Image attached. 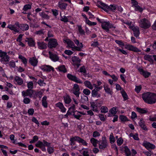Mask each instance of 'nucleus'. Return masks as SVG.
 <instances>
[{"label": "nucleus", "instance_id": "obj_1", "mask_svg": "<svg viewBox=\"0 0 156 156\" xmlns=\"http://www.w3.org/2000/svg\"><path fill=\"white\" fill-rule=\"evenodd\" d=\"M142 98L144 101L149 104H153L156 102V96L150 92L144 93Z\"/></svg>", "mask_w": 156, "mask_h": 156}, {"label": "nucleus", "instance_id": "obj_2", "mask_svg": "<svg viewBox=\"0 0 156 156\" xmlns=\"http://www.w3.org/2000/svg\"><path fill=\"white\" fill-rule=\"evenodd\" d=\"M96 5L107 12L109 10L114 12L117 8V5H111L108 6L100 1H98Z\"/></svg>", "mask_w": 156, "mask_h": 156}, {"label": "nucleus", "instance_id": "obj_3", "mask_svg": "<svg viewBox=\"0 0 156 156\" xmlns=\"http://www.w3.org/2000/svg\"><path fill=\"white\" fill-rule=\"evenodd\" d=\"M140 26L142 28L146 29L149 28L151 26L150 22L146 19L144 18L140 20Z\"/></svg>", "mask_w": 156, "mask_h": 156}, {"label": "nucleus", "instance_id": "obj_4", "mask_svg": "<svg viewBox=\"0 0 156 156\" xmlns=\"http://www.w3.org/2000/svg\"><path fill=\"white\" fill-rule=\"evenodd\" d=\"M99 148L101 149H104L108 146L107 141L105 137H103L101 140L99 141Z\"/></svg>", "mask_w": 156, "mask_h": 156}, {"label": "nucleus", "instance_id": "obj_5", "mask_svg": "<svg viewBox=\"0 0 156 156\" xmlns=\"http://www.w3.org/2000/svg\"><path fill=\"white\" fill-rule=\"evenodd\" d=\"M7 27L15 32L18 33L20 31L19 28H20V25L18 22H16L14 25H9Z\"/></svg>", "mask_w": 156, "mask_h": 156}, {"label": "nucleus", "instance_id": "obj_6", "mask_svg": "<svg viewBox=\"0 0 156 156\" xmlns=\"http://www.w3.org/2000/svg\"><path fill=\"white\" fill-rule=\"evenodd\" d=\"M72 60L73 62V65L76 69H78L80 66V63L81 61V60L79 58L76 56L73 57L72 58Z\"/></svg>", "mask_w": 156, "mask_h": 156}, {"label": "nucleus", "instance_id": "obj_7", "mask_svg": "<svg viewBox=\"0 0 156 156\" xmlns=\"http://www.w3.org/2000/svg\"><path fill=\"white\" fill-rule=\"evenodd\" d=\"M80 88L79 85L77 84H75L73 88L72 91L73 93L75 94L76 97H79V94H80Z\"/></svg>", "mask_w": 156, "mask_h": 156}, {"label": "nucleus", "instance_id": "obj_8", "mask_svg": "<svg viewBox=\"0 0 156 156\" xmlns=\"http://www.w3.org/2000/svg\"><path fill=\"white\" fill-rule=\"evenodd\" d=\"M75 105L74 104L72 106L70 107L69 108V110H71L72 109V112H69V115H71L74 116L75 118L76 119H79L80 117L81 116L80 115H78L77 114V115H75V112H76L75 111Z\"/></svg>", "mask_w": 156, "mask_h": 156}, {"label": "nucleus", "instance_id": "obj_9", "mask_svg": "<svg viewBox=\"0 0 156 156\" xmlns=\"http://www.w3.org/2000/svg\"><path fill=\"white\" fill-rule=\"evenodd\" d=\"M58 44L57 42L55 39H52L49 41L48 44V47L50 48H53L56 47Z\"/></svg>", "mask_w": 156, "mask_h": 156}, {"label": "nucleus", "instance_id": "obj_10", "mask_svg": "<svg viewBox=\"0 0 156 156\" xmlns=\"http://www.w3.org/2000/svg\"><path fill=\"white\" fill-rule=\"evenodd\" d=\"M34 93V90L31 89H27L26 91H23L22 92V95L24 97L26 96H29L30 97H31Z\"/></svg>", "mask_w": 156, "mask_h": 156}, {"label": "nucleus", "instance_id": "obj_11", "mask_svg": "<svg viewBox=\"0 0 156 156\" xmlns=\"http://www.w3.org/2000/svg\"><path fill=\"white\" fill-rule=\"evenodd\" d=\"M125 48L128 50L133 51L135 52H141V50H139L137 48L130 44L126 45Z\"/></svg>", "mask_w": 156, "mask_h": 156}, {"label": "nucleus", "instance_id": "obj_12", "mask_svg": "<svg viewBox=\"0 0 156 156\" xmlns=\"http://www.w3.org/2000/svg\"><path fill=\"white\" fill-rule=\"evenodd\" d=\"M143 145L147 149H154L155 147V146L154 144L150 143L147 141H144L143 143Z\"/></svg>", "mask_w": 156, "mask_h": 156}, {"label": "nucleus", "instance_id": "obj_13", "mask_svg": "<svg viewBox=\"0 0 156 156\" xmlns=\"http://www.w3.org/2000/svg\"><path fill=\"white\" fill-rule=\"evenodd\" d=\"M69 80H70L78 83H82V82L79 80L75 76L69 74Z\"/></svg>", "mask_w": 156, "mask_h": 156}, {"label": "nucleus", "instance_id": "obj_14", "mask_svg": "<svg viewBox=\"0 0 156 156\" xmlns=\"http://www.w3.org/2000/svg\"><path fill=\"white\" fill-rule=\"evenodd\" d=\"M42 69L44 70V71L45 72H50L51 70L52 71H54V68L49 65H44L42 66Z\"/></svg>", "mask_w": 156, "mask_h": 156}, {"label": "nucleus", "instance_id": "obj_15", "mask_svg": "<svg viewBox=\"0 0 156 156\" xmlns=\"http://www.w3.org/2000/svg\"><path fill=\"white\" fill-rule=\"evenodd\" d=\"M138 70L140 73L145 78L148 77L151 75V73L150 72L145 71L142 69L139 68Z\"/></svg>", "mask_w": 156, "mask_h": 156}, {"label": "nucleus", "instance_id": "obj_16", "mask_svg": "<svg viewBox=\"0 0 156 156\" xmlns=\"http://www.w3.org/2000/svg\"><path fill=\"white\" fill-rule=\"evenodd\" d=\"M29 62L33 66H36L37 65L38 61L35 57H33L30 58Z\"/></svg>", "mask_w": 156, "mask_h": 156}, {"label": "nucleus", "instance_id": "obj_17", "mask_svg": "<svg viewBox=\"0 0 156 156\" xmlns=\"http://www.w3.org/2000/svg\"><path fill=\"white\" fill-rule=\"evenodd\" d=\"M50 58L53 61L56 62L59 59L58 57L55 54H52L50 51L49 52Z\"/></svg>", "mask_w": 156, "mask_h": 156}, {"label": "nucleus", "instance_id": "obj_18", "mask_svg": "<svg viewBox=\"0 0 156 156\" xmlns=\"http://www.w3.org/2000/svg\"><path fill=\"white\" fill-rule=\"evenodd\" d=\"M98 90L96 89H94L92 90L91 92V95L93 97H97V98H99L101 97V94L98 93Z\"/></svg>", "mask_w": 156, "mask_h": 156}, {"label": "nucleus", "instance_id": "obj_19", "mask_svg": "<svg viewBox=\"0 0 156 156\" xmlns=\"http://www.w3.org/2000/svg\"><path fill=\"white\" fill-rule=\"evenodd\" d=\"M109 23V22H105L102 23L101 25L102 28L107 32L109 31V30L108 29Z\"/></svg>", "mask_w": 156, "mask_h": 156}, {"label": "nucleus", "instance_id": "obj_20", "mask_svg": "<svg viewBox=\"0 0 156 156\" xmlns=\"http://www.w3.org/2000/svg\"><path fill=\"white\" fill-rule=\"evenodd\" d=\"M133 34L136 37H137L139 36L140 34V30L139 28L138 27H134L133 29Z\"/></svg>", "mask_w": 156, "mask_h": 156}, {"label": "nucleus", "instance_id": "obj_21", "mask_svg": "<svg viewBox=\"0 0 156 156\" xmlns=\"http://www.w3.org/2000/svg\"><path fill=\"white\" fill-rule=\"evenodd\" d=\"M38 48L41 49H45L47 48V44L44 42H38Z\"/></svg>", "mask_w": 156, "mask_h": 156}, {"label": "nucleus", "instance_id": "obj_22", "mask_svg": "<svg viewBox=\"0 0 156 156\" xmlns=\"http://www.w3.org/2000/svg\"><path fill=\"white\" fill-rule=\"evenodd\" d=\"M25 41L28 42V44L30 46H33L35 45L34 41L31 38H27Z\"/></svg>", "mask_w": 156, "mask_h": 156}, {"label": "nucleus", "instance_id": "obj_23", "mask_svg": "<svg viewBox=\"0 0 156 156\" xmlns=\"http://www.w3.org/2000/svg\"><path fill=\"white\" fill-rule=\"evenodd\" d=\"M56 106L58 107L61 110L62 112H65L66 111V109L64 107L63 104L60 102H59L56 104Z\"/></svg>", "mask_w": 156, "mask_h": 156}, {"label": "nucleus", "instance_id": "obj_24", "mask_svg": "<svg viewBox=\"0 0 156 156\" xmlns=\"http://www.w3.org/2000/svg\"><path fill=\"white\" fill-rule=\"evenodd\" d=\"M29 28V26L27 24H20V29L23 31L28 30Z\"/></svg>", "mask_w": 156, "mask_h": 156}, {"label": "nucleus", "instance_id": "obj_25", "mask_svg": "<svg viewBox=\"0 0 156 156\" xmlns=\"http://www.w3.org/2000/svg\"><path fill=\"white\" fill-rule=\"evenodd\" d=\"M14 80L19 85H21L23 83V79L18 76H16L14 78Z\"/></svg>", "mask_w": 156, "mask_h": 156}, {"label": "nucleus", "instance_id": "obj_26", "mask_svg": "<svg viewBox=\"0 0 156 156\" xmlns=\"http://www.w3.org/2000/svg\"><path fill=\"white\" fill-rule=\"evenodd\" d=\"M104 90L107 94L112 95L113 94L112 91L110 89V88H109L108 86L107 85L104 86Z\"/></svg>", "mask_w": 156, "mask_h": 156}, {"label": "nucleus", "instance_id": "obj_27", "mask_svg": "<svg viewBox=\"0 0 156 156\" xmlns=\"http://www.w3.org/2000/svg\"><path fill=\"white\" fill-rule=\"evenodd\" d=\"M144 59L146 60H148L151 63H153L154 61L152 58V56L149 55H145L144 57Z\"/></svg>", "mask_w": 156, "mask_h": 156}, {"label": "nucleus", "instance_id": "obj_28", "mask_svg": "<svg viewBox=\"0 0 156 156\" xmlns=\"http://www.w3.org/2000/svg\"><path fill=\"white\" fill-rule=\"evenodd\" d=\"M57 69L60 72H62L65 73L67 72V71L65 68V66L62 65L58 67Z\"/></svg>", "mask_w": 156, "mask_h": 156}, {"label": "nucleus", "instance_id": "obj_29", "mask_svg": "<svg viewBox=\"0 0 156 156\" xmlns=\"http://www.w3.org/2000/svg\"><path fill=\"white\" fill-rule=\"evenodd\" d=\"M124 152L126 156H131V154L130 150L127 146L124 147Z\"/></svg>", "mask_w": 156, "mask_h": 156}, {"label": "nucleus", "instance_id": "obj_30", "mask_svg": "<svg viewBox=\"0 0 156 156\" xmlns=\"http://www.w3.org/2000/svg\"><path fill=\"white\" fill-rule=\"evenodd\" d=\"M78 136H75L74 137H73L72 138H70V145L71 146L74 145L75 144V141H77V138Z\"/></svg>", "mask_w": 156, "mask_h": 156}, {"label": "nucleus", "instance_id": "obj_31", "mask_svg": "<svg viewBox=\"0 0 156 156\" xmlns=\"http://www.w3.org/2000/svg\"><path fill=\"white\" fill-rule=\"evenodd\" d=\"M84 85L88 88L90 89H92L93 87L90 82L88 81H86L84 82Z\"/></svg>", "mask_w": 156, "mask_h": 156}, {"label": "nucleus", "instance_id": "obj_32", "mask_svg": "<svg viewBox=\"0 0 156 156\" xmlns=\"http://www.w3.org/2000/svg\"><path fill=\"white\" fill-rule=\"evenodd\" d=\"M9 56L7 54H6L5 55V56L1 58V60L2 61L7 62H9Z\"/></svg>", "mask_w": 156, "mask_h": 156}, {"label": "nucleus", "instance_id": "obj_33", "mask_svg": "<svg viewBox=\"0 0 156 156\" xmlns=\"http://www.w3.org/2000/svg\"><path fill=\"white\" fill-rule=\"evenodd\" d=\"M78 71L80 73H83L85 76L87 75V70L85 69V66H83L81 67Z\"/></svg>", "mask_w": 156, "mask_h": 156}, {"label": "nucleus", "instance_id": "obj_34", "mask_svg": "<svg viewBox=\"0 0 156 156\" xmlns=\"http://www.w3.org/2000/svg\"><path fill=\"white\" fill-rule=\"evenodd\" d=\"M121 93L125 101L128 99V96L124 90H122L121 91Z\"/></svg>", "mask_w": 156, "mask_h": 156}, {"label": "nucleus", "instance_id": "obj_35", "mask_svg": "<svg viewBox=\"0 0 156 156\" xmlns=\"http://www.w3.org/2000/svg\"><path fill=\"white\" fill-rule=\"evenodd\" d=\"M90 141L94 147L97 146V144L99 142V141H98L97 140L93 138H92L91 139Z\"/></svg>", "mask_w": 156, "mask_h": 156}, {"label": "nucleus", "instance_id": "obj_36", "mask_svg": "<svg viewBox=\"0 0 156 156\" xmlns=\"http://www.w3.org/2000/svg\"><path fill=\"white\" fill-rule=\"evenodd\" d=\"M77 141L79 143H82L83 145L87 146V143L86 141H85L83 139L80 138L78 136Z\"/></svg>", "mask_w": 156, "mask_h": 156}, {"label": "nucleus", "instance_id": "obj_37", "mask_svg": "<svg viewBox=\"0 0 156 156\" xmlns=\"http://www.w3.org/2000/svg\"><path fill=\"white\" fill-rule=\"evenodd\" d=\"M88 100V98L85 95H83L82 97L80 99V101L82 103H84Z\"/></svg>", "mask_w": 156, "mask_h": 156}, {"label": "nucleus", "instance_id": "obj_38", "mask_svg": "<svg viewBox=\"0 0 156 156\" xmlns=\"http://www.w3.org/2000/svg\"><path fill=\"white\" fill-rule=\"evenodd\" d=\"M19 58L22 61L24 64L25 66L27 65V60L25 57L21 55H19Z\"/></svg>", "mask_w": 156, "mask_h": 156}, {"label": "nucleus", "instance_id": "obj_39", "mask_svg": "<svg viewBox=\"0 0 156 156\" xmlns=\"http://www.w3.org/2000/svg\"><path fill=\"white\" fill-rule=\"evenodd\" d=\"M39 14L44 19L48 20L49 18V16L44 12L40 13Z\"/></svg>", "mask_w": 156, "mask_h": 156}, {"label": "nucleus", "instance_id": "obj_40", "mask_svg": "<svg viewBox=\"0 0 156 156\" xmlns=\"http://www.w3.org/2000/svg\"><path fill=\"white\" fill-rule=\"evenodd\" d=\"M137 111L139 113L141 114H144L147 112V111L143 108H141L138 107L136 108Z\"/></svg>", "mask_w": 156, "mask_h": 156}, {"label": "nucleus", "instance_id": "obj_41", "mask_svg": "<svg viewBox=\"0 0 156 156\" xmlns=\"http://www.w3.org/2000/svg\"><path fill=\"white\" fill-rule=\"evenodd\" d=\"M129 136L130 137H132L133 138L136 140H139V138L138 137V134L137 133H136L135 134H133V133H131L129 134Z\"/></svg>", "mask_w": 156, "mask_h": 156}, {"label": "nucleus", "instance_id": "obj_42", "mask_svg": "<svg viewBox=\"0 0 156 156\" xmlns=\"http://www.w3.org/2000/svg\"><path fill=\"white\" fill-rule=\"evenodd\" d=\"M108 109L106 106H103L101 108V113H106L108 112Z\"/></svg>", "mask_w": 156, "mask_h": 156}, {"label": "nucleus", "instance_id": "obj_43", "mask_svg": "<svg viewBox=\"0 0 156 156\" xmlns=\"http://www.w3.org/2000/svg\"><path fill=\"white\" fill-rule=\"evenodd\" d=\"M38 137L37 136H34L33 137V140L30 141V144H33L38 140Z\"/></svg>", "mask_w": 156, "mask_h": 156}, {"label": "nucleus", "instance_id": "obj_44", "mask_svg": "<svg viewBox=\"0 0 156 156\" xmlns=\"http://www.w3.org/2000/svg\"><path fill=\"white\" fill-rule=\"evenodd\" d=\"M109 112L112 115L115 114L117 113L116 108L113 107L112 108Z\"/></svg>", "mask_w": 156, "mask_h": 156}, {"label": "nucleus", "instance_id": "obj_45", "mask_svg": "<svg viewBox=\"0 0 156 156\" xmlns=\"http://www.w3.org/2000/svg\"><path fill=\"white\" fill-rule=\"evenodd\" d=\"M31 7V6L29 4L26 5L24 6L23 9L25 11H27L28 10L30 9Z\"/></svg>", "mask_w": 156, "mask_h": 156}, {"label": "nucleus", "instance_id": "obj_46", "mask_svg": "<svg viewBox=\"0 0 156 156\" xmlns=\"http://www.w3.org/2000/svg\"><path fill=\"white\" fill-rule=\"evenodd\" d=\"M83 93L86 95H88L90 94V91L88 89H85L83 90Z\"/></svg>", "mask_w": 156, "mask_h": 156}, {"label": "nucleus", "instance_id": "obj_47", "mask_svg": "<svg viewBox=\"0 0 156 156\" xmlns=\"http://www.w3.org/2000/svg\"><path fill=\"white\" fill-rule=\"evenodd\" d=\"M117 142L118 145L120 146L123 143V140L122 138L120 137L117 140Z\"/></svg>", "mask_w": 156, "mask_h": 156}, {"label": "nucleus", "instance_id": "obj_48", "mask_svg": "<svg viewBox=\"0 0 156 156\" xmlns=\"http://www.w3.org/2000/svg\"><path fill=\"white\" fill-rule=\"evenodd\" d=\"M60 20L64 22H67L68 21L67 17L65 16H61L60 18Z\"/></svg>", "mask_w": 156, "mask_h": 156}, {"label": "nucleus", "instance_id": "obj_49", "mask_svg": "<svg viewBox=\"0 0 156 156\" xmlns=\"http://www.w3.org/2000/svg\"><path fill=\"white\" fill-rule=\"evenodd\" d=\"M47 151L49 154H51V153H53L54 152L53 148L49 146L48 147Z\"/></svg>", "mask_w": 156, "mask_h": 156}, {"label": "nucleus", "instance_id": "obj_50", "mask_svg": "<svg viewBox=\"0 0 156 156\" xmlns=\"http://www.w3.org/2000/svg\"><path fill=\"white\" fill-rule=\"evenodd\" d=\"M43 142L41 141H39L35 144L36 147L41 148L42 145H43Z\"/></svg>", "mask_w": 156, "mask_h": 156}, {"label": "nucleus", "instance_id": "obj_51", "mask_svg": "<svg viewBox=\"0 0 156 156\" xmlns=\"http://www.w3.org/2000/svg\"><path fill=\"white\" fill-rule=\"evenodd\" d=\"M30 100L28 98H24L23 102L25 104H28L30 103Z\"/></svg>", "mask_w": 156, "mask_h": 156}, {"label": "nucleus", "instance_id": "obj_52", "mask_svg": "<svg viewBox=\"0 0 156 156\" xmlns=\"http://www.w3.org/2000/svg\"><path fill=\"white\" fill-rule=\"evenodd\" d=\"M109 139L111 144L113 143L115 141L114 136L112 135H110V136Z\"/></svg>", "mask_w": 156, "mask_h": 156}, {"label": "nucleus", "instance_id": "obj_53", "mask_svg": "<svg viewBox=\"0 0 156 156\" xmlns=\"http://www.w3.org/2000/svg\"><path fill=\"white\" fill-rule=\"evenodd\" d=\"M78 28L79 31L80 33L81 34H84L85 32L82 29L81 26H78Z\"/></svg>", "mask_w": 156, "mask_h": 156}, {"label": "nucleus", "instance_id": "obj_54", "mask_svg": "<svg viewBox=\"0 0 156 156\" xmlns=\"http://www.w3.org/2000/svg\"><path fill=\"white\" fill-rule=\"evenodd\" d=\"M37 83L40 86H44L46 84V83L44 82V81L41 80H39L38 81Z\"/></svg>", "mask_w": 156, "mask_h": 156}, {"label": "nucleus", "instance_id": "obj_55", "mask_svg": "<svg viewBox=\"0 0 156 156\" xmlns=\"http://www.w3.org/2000/svg\"><path fill=\"white\" fill-rule=\"evenodd\" d=\"M119 119L121 121H126L127 120V118L124 115H120L119 117Z\"/></svg>", "mask_w": 156, "mask_h": 156}, {"label": "nucleus", "instance_id": "obj_56", "mask_svg": "<svg viewBox=\"0 0 156 156\" xmlns=\"http://www.w3.org/2000/svg\"><path fill=\"white\" fill-rule=\"evenodd\" d=\"M115 42L118 44L119 45L123 47L124 46V44L123 43L122 41L116 40Z\"/></svg>", "mask_w": 156, "mask_h": 156}, {"label": "nucleus", "instance_id": "obj_57", "mask_svg": "<svg viewBox=\"0 0 156 156\" xmlns=\"http://www.w3.org/2000/svg\"><path fill=\"white\" fill-rule=\"evenodd\" d=\"M141 89V85L136 86V88H135V90L137 93H139L140 90Z\"/></svg>", "mask_w": 156, "mask_h": 156}, {"label": "nucleus", "instance_id": "obj_58", "mask_svg": "<svg viewBox=\"0 0 156 156\" xmlns=\"http://www.w3.org/2000/svg\"><path fill=\"white\" fill-rule=\"evenodd\" d=\"M34 112V109L33 108H30L29 109L28 111V113L29 115H32Z\"/></svg>", "mask_w": 156, "mask_h": 156}, {"label": "nucleus", "instance_id": "obj_59", "mask_svg": "<svg viewBox=\"0 0 156 156\" xmlns=\"http://www.w3.org/2000/svg\"><path fill=\"white\" fill-rule=\"evenodd\" d=\"M135 10L136 11H139L140 12H141L143 11V9L142 8H141L140 6L139 5H136L135 7Z\"/></svg>", "mask_w": 156, "mask_h": 156}, {"label": "nucleus", "instance_id": "obj_60", "mask_svg": "<svg viewBox=\"0 0 156 156\" xmlns=\"http://www.w3.org/2000/svg\"><path fill=\"white\" fill-rule=\"evenodd\" d=\"M33 84L32 82H30L27 83V87L29 89H32L33 87Z\"/></svg>", "mask_w": 156, "mask_h": 156}, {"label": "nucleus", "instance_id": "obj_61", "mask_svg": "<svg viewBox=\"0 0 156 156\" xmlns=\"http://www.w3.org/2000/svg\"><path fill=\"white\" fill-rule=\"evenodd\" d=\"M100 133L97 131H95L93 132V136L95 137L97 136H100Z\"/></svg>", "mask_w": 156, "mask_h": 156}, {"label": "nucleus", "instance_id": "obj_62", "mask_svg": "<svg viewBox=\"0 0 156 156\" xmlns=\"http://www.w3.org/2000/svg\"><path fill=\"white\" fill-rule=\"evenodd\" d=\"M99 117L101 121H104L105 119L104 116V115L102 114H99Z\"/></svg>", "mask_w": 156, "mask_h": 156}, {"label": "nucleus", "instance_id": "obj_63", "mask_svg": "<svg viewBox=\"0 0 156 156\" xmlns=\"http://www.w3.org/2000/svg\"><path fill=\"white\" fill-rule=\"evenodd\" d=\"M32 121L35 123L36 124L38 125V126H39L38 125L39 124V123L38 121L34 117H33L32 119Z\"/></svg>", "mask_w": 156, "mask_h": 156}, {"label": "nucleus", "instance_id": "obj_64", "mask_svg": "<svg viewBox=\"0 0 156 156\" xmlns=\"http://www.w3.org/2000/svg\"><path fill=\"white\" fill-rule=\"evenodd\" d=\"M43 145L45 146H46L48 147L49 146H50V144L47 142L45 141V140H43Z\"/></svg>", "mask_w": 156, "mask_h": 156}]
</instances>
